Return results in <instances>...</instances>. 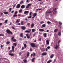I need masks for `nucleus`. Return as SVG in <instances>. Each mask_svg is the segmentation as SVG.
Wrapping results in <instances>:
<instances>
[{
    "label": "nucleus",
    "instance_id": "f257e3e1",
    "mask_svg": "<svg viewBox=\"0 0 63 63\" xmlns=\"http://www.w3.org/2000/svg\"><path fill=\"white\" fill-rule=\"evenodd\" d=\"M7 33L8 34H11V35H13V33L9 29H7L6 30Z\"/></svg>",
    "mask_w": 63,
    "mask_h": 63
},
{
    "label": "nucleus",
    "instance_id": "f03ea898",
    "mask_svg": "<svg viewBox=\"0 0 63 63\" xmlns=\"http://www.w3.org/2000/svg\"><path fill=\"white\" fill-rule=\"evenodd\" d=\"M12 47V50H10L9 51V52L10 53H12L13 51L14 52L15 51L14 50V48H15V47L14 46H13Z\"/></svg>",
    "mask_w": 63,
    "mask_h": 63
},
{
    "label": "nucleus",
    "instance_id": "7ed1b4c3",
    "mask_svg": "<svg viewBox=\"0 0 63 63\" xmlns=\"http://www.w3.org/2000/svg\"><path fill=\"white\" fill-rule=\"evenodd\" d=\"M30 45L31 46H32V47H36V45L35 43H31Z\"/></svg>",
    "mask_w": 63,
    "mask_h": 63
},
{
    "label": "nucleus",
    "instance_id": "20e7f679",
    "mask_svg": "<svg viewBox=\"0 0 63 63\" xmlns=\"http://www.w3.org/2000/svg\"><path fill=\"white\" fill-rule=\"evenodd\" d=\"M32 5V4L31 3H29L28 4L27 6L26 7V9H28V8H29V7L30 6H31Z\"/></svg>",
    "mask_w": 63,
    "mask_h": 63
},
{
    "label": "nucleus",
    "instance_id": "39448f33",
    "mask_svg": "<svg viewBox=\"0 0 63 63\" xmlns=\"http://www.w3.org/2000/svg\"><path fill=\"white\" fill-rule=\"evenodd\" d=\"M14 38H15V37H13L12 38V41L14 42H16V41H17V40L16 39H13Z\"/></svg>",
    "mask_w": 63,
    "mask_h": 63
},
{
    "label": "nucleus",
    "instance_id": "423d86ee",
    "mask_svg": "<svg viewBox=\"0 0 63 63\" xmlns=\"http://www.w3.org/2000/svg\"><path fill=\"white\" fill-rule=\"evenodd\" d=\"M26 36L28 39H30V35H29L28 34H26Z\"/></svg>",
    "mask_w": 63,
    "mask_h": 63
},
{
    "label": "nucleus",
    "instance_id": "0eeeda50",
    "mask_svg": "<svg viewBox=\"0 0 63 63\" xmlns=\"http://www.w3.org/2000/svg\"><path fill=\"white\" fill-rule=\"evenodd\" d=\"M21 28L22 30H25L26 29V27L25 26H22L21 27Z\"/></svg>",
    "mask_w": 63,
    "mask_h": 63
},
{
    "label": "nucleus",
    "instance_id": "6e6552de",
    "mask_svg": "<svg viewBox=\"0 0 63 63\" xmlns=\"http://www.w3.org/2000/svg\"><path fill=\"white\" fill-rule=\"evenodd\" d=\"M20 7V5L19 4H18L16 6V8L18 9Z\"/></svg>",
    "mask_w": 63,
    "mask_h": 63
},
{
    "label": "nucleus",
    "instance_id": "1a4fd4ad",
    "mask_svg": "<svg viewBox=\"0 0 63 63\" xmlns=\"http://www.w3.org/2000/svg\"><path fill=\"white\" fill-rule=\"evenodd\" d=\"M52 12H53V11H46V13L47 15V13H52Z\"/></svg>",
    "mask_w": 63,
    "mask_h": 63
},
{
    "label": "nucleus",
    "instance_id": "9d476101",
    "mask_svg": "<svg viewBox=\"0 0 63 63\" xmlns=\"http://www.w3.org/2000/svg\"><path fill=\"white\" fill-rule=\"evenodd\" d=\"M39 31L41 32H43L44 31V30L43 29H39Z\"/></svg>",
    "mask_w": 63,
    "mask_h": 63
},
{
    "label": "nucleus",
    "instance_id": "9b49d317",
    "mask_svg": "<svg viewBox=\"0 0 63 63\" xmlns=\"http://www.w3.org/2000/svg\"><path fill=\"white\" fill-rule=\"evenodd\" d=\"M47 54L46 53L43 52L42 53V55H43V56H44V55H46Z\"/></svg>",
    "mask_w": 63,
    "mask_h": 63
},
{
    "label": "nucleus",
    "instance_id": "f8f14e48",
    "mask_svg": "<svg viewBox=\"0 0 63 63\" xmlns=\"http://www.w3.org/2000/svg\"><path fill=\"white\" fill-rule=\"evenodd\" d=\"M25 8V5H22L21 6V8L22 9H24Z\"/></svg>",
    "mask_w": 63,
    "mask_h": 63
},
{
    "label": "nucleus",
    "instance_id": "ddd939ff",
    "mask_svg": "<svg viewBox=\"0 0 63 63\" xmlns=\"http://www.w3.org/2000/svg\"><path fill=\"white\" fill-rule=\"evenodd\" d=\"M46 42L47 44V45H49V41H48V40H46Z\"/></svg>",
    "mask_w": 63,
    "mask_h": 63
},
{
    "label": "nucleus",
    "instance_id": "4468645a",
    "mask_svg": "<svg viewBox=\"0 0 63 63\" xmlns=\"http://www.w3.org/2000/svg\"><path fill=\"white\" fill-rule=\"evenodd\" d=\"M8 54L9 55H11V56H14V54L13 53H9Z\"/></svg>",
    "mask_w": 63,
    "mask_h": 63
},
{
    "label": "nucleus",
    "instance_id": "2eb2a0df",
    "mask_svg": "<svg viewBox=\"0 0 63 63\" xmlns=\"http://www.w3.org/2000/svg\"><path fill=\"white\" fill-rule=\"evenodd\" d=\"M58 47V45H57L56 44V47H55L54 48L55 49H57Z\"/></svg>",
    "mask_w": 63,
    "mask_h": 63
},
{
    "label": "nucleus",
    "instance_id": "dca6fc26",
    "mask_svg": "<svg viewBox=\"0 0 63 63\" xmlns=\"http://www.w3.org/2000/svg\"><path fill=\"white\" fill-rule=\"evenodd\" d=\"M25 32H26V33H31V32L28 30H26L25 31Z\"/></svg>",
    "mask_w": 63,
    "mask_h": 63
},
{
    "label": "nucleus",
    "instance_id": "f3484780",
    "mask_svg": "<svg viewBox=\"0 0 63 63\" xmlns=\"http://www.w3.org/2000/svg\"><path fill=\"white\" fill-rule=\"evenodd\" d=\"M28 13H29V11H26L24 12V14H28Z\"/></svg>",
    "mask_w": 63,
    "mask_h": 63
},
{
    "label": "nucleus",
    "instance_id": "a211bd4d",
    "mask_svg": "<svg viewBox=\"0 0 63 63\" xmlns=\"http://www.w3.org/2000/svg\"><path fill=\"white\" fill-rule=\"evenodd\" d=\"M36 16H37V13H35L33 14V16H34V17H35Z\"/></svg>",
    "mask_w": 63,
    "mask_h": 63
},
{
    "label": "nucleus",
    "instance_id": "6ab92c4d",
    "mask_svg": "<svg viewBox=\"0 0 63 63\" xmlns=\"http://www.w3.org/2000/svg\"><path fill=\"white\" fill-rule=\"evenodd\" d=\"M54 56V54H52L50 56V58H53V57Z\"/></svg>",
    "mask_w": 63,
    "mask_h": 63
},
{
    "label": "nucleus",
    "instance_id": "aec40b11",
    "mask_svg": "<svg viewBox=\"0 0 63 63\" xmlns=\"http://www.w3.org/2000/svg\"><path fill=\"white\" fill-rule=\"evenodd\" d=\"M3 13L5 15H8V12H3Z\"/></svg>",
    "mask_w": 63,
    "mask_h": 63
},
{
    "label": "nucleus",
    "instance_id": "412c9836",
    "mask_svg": "<svg viewBox=\"0 0 63 63\" xmlns=\"http://www.w3.org/2000/svg\"><path fill=\"white\" fill-rule=\"evenodd\" d=\"M34 24H32L31 25V27L32 28H33V27H34Z\"/></svg>",
    "mask_w": 63,
    "mask_h": 63
},
{
    "label": "nucleus",
    "instance_id": "4be33fe9",
    "mask_svg": "<svg viewBox=\"0 0 63 63\" xmlns=\"http://www.w3.org/2000/svg\"><path fill=\"white\" fill-rule=\"evenodd\" d=\"M43 35L45 38H46L47 37V33H44L43 34Z\"/></svg>",
    "mask_w": 63,
    "mask_h": 63
},
{
    "label": "nucleus",
    "instance_id": "5701e85b",
    "mask_svg": "<svg viewBox=\"0 0 63 63\" xmlns=\"http://www.w3.org/2000/svg\"><path fill=\"white\" fill-rule=\"evenodd\" d=\"M61 35V32H59L58 33V36H60Z\"/></svg>",
    "mask_w": 63,
    "mask_h": 63
},
{
    "label": "nucleus",
    "instance_id": "b1692460",
    "mask_svg": "<svg viewBox=\"0 0 63 63\" xmlns=\"http://www.w3.org/2000/svg\"><path fill=\"white\" fill-rule=\"evenodd\" d=\"M21 25H24V23H23V21H21Z\"/></svg>",
    "mask_w": 63,
    "mask_h": 63
},
{
    "label": "nucleus",
    "instance_id": "393cba45",
    "mask_svg": "<svg viewBox=\"0 0 63 63\" xmlns=\"http://www.w3.org/2000/svg\"><path fill=\"white\" fill-rule=\"evenodd\" d=\"M24 47L25 48H26L27 47V46H26V44H24Z\"/></svg>",
    "mask_w": 63,
    "mask_h": 63
},
{
    "label": "nucleus",
    "instance_id": "a878e982",
    "mask_svg": "<svg viewBox=\"0 0 63 63\" xmlns=\"http://www.w3.org/2000/svg\"><path fill=\"white\" fill-rule=\"evenodd\" d=\"M35 59V58H34L32 59V62H35V61H34V60Z\"/></svg>",
    "mask_w": 63,
    "mask_h": 63
},
{
    "label": "nucleus",
    "instance_id": "bb28decb",
    "mask_svg": "<svg viewBox=\"0 0 63 63\" xmlns=\"http://www.w3.org/2000/svg\"><path fill=\"white\" fill-rule=\"evenodd\" d=\"M58 29H55L54 30V32H57V31H58Z\"/></svg>",
    "mask_w": 63,
    "mask_h": 63
},
{
    "label": "nucleus",
    "instance_id": "cd10ccee",
    "mask_svg": "<svg viewBox=\"0 0 63 63\" xmlns=\"http://www.w3.org/2000/svg\"><path fill=\"white\" fill-rule=\"evenodd\" d=\"M24 3V2H23V1H21V2L20 3V5H22V4H23Z\"/></svg>",
    "mask_w": 63,
    "mask_h": 63
},
{
    "label": "nucleus",
    "instance_id": "c85d7f7f",
    "mask_svg": "<svg viewBox=\"0 0 63 63\" xmlns=\"http://www.w3.org/2000/svg\"><path fill=\"white\" fill-rule=\"evenodd\" d=\"M52 61L51 60H50L47 62V63H50Z\"/></svg>",
    "mask_w": 63,
    "mask_h": 63
},
{
    "label": "nucleus",
    "instance_id": "c756f323",
    "mask_svg": "<svg viewBox=\"0 0 63 63\" xmlns=\"http://www.w3.org/2000/svg\"><path fill=\"white\" fill-rule=\"evenodd\" d=\"M32 32H34L35 31V29H32Z\"/></svg>",
    "mask_w": 63,
    "mask_h": 63
},
{
    "label": "nucleus",
    "instance_id": "7c9ffc66",
    "mask_svg": "<svg viewBox=\"0 0 63 63\" xmlns=\"http://www.w3.org/2000/svg\"><path fill=\"white\" fill-rule=\"evenodd\" d=\"M0 36L4 37V35L3 34H0Z\"/></svg>",
    "mask_w": 63,
    "mask_h": 63
},
{
    "label": "nucleus",
    "instance_id": "2f4dec72",
    "mask_svg": "<svg viewBox=\"0 0 63 63\" xmlns=\"http://www.w3.org/2000/svg\"><path fill=\"white\" fill-rule=\"evenodd\" d=\"M20 36L21 37H23V33H21L20 34Z\"/></svg>",
    "mask_w": 63,
    "mask_h": 63
},
{
    "label": "nucleus",
    "instance_id": "473e14b6",
    "mask_svg": "<svg viewBox=\"0 0 63 63\" xmlns=\"http://www.w3.org/2000/svg\"><path fill=\"white\" fill-rule=\"evenodd\" d=\"M17 45V44L16 43H14L13 44V45L14 46H16V45Z\"/></svg>",
    "mask_w": 63,
    "mask_h": 63
},
{
    "label": "nucleus",
    "instance_id": "72a5a7b5",
    "mask_svg": "<svg viewBox=\"0 0 63 63\" xmlns=\"http://www.w3.org/2000/svg\"><path fill=\"white\" fill-rule=\"evenodd\" d=\"M45 26H46V24H44L42 25V26L43 27H45Z\"/></svg>",
    "mask_w": 63,
    "mask_h": 63
},
{
    "label": "nucleus",
    "instance_id": "f704fd0d",
    "mask_svg": "<svg viewBox=\"0 0 63 63\" xmlns=\"http://www.w3.org/2000/svg\"><path fill=\"white\" fill-rule=\"evenodd\" d=\"M29 52H28L27 53V57H28V56H29Z\"/></svg>",
    "mask_w": 63,
    "mask_h": 63
},
{
    "label": "nucleus",
    "instance_id": "c9c22d12",
    "mask_svg": "<svg viewBox=\"0 0 63 63\" xmlns=\"http://www.w3.org/2000/svg\"><path fill=\"white\" fill-rule=\"evenodd\" d=\"M16 14H15L13 16V17H15V16H17V15H16Z\"/></svg>",
    "mask_w": 63,
    "mask_h": 63
},
{
    "label": "nucleus",
    "instance_id": "e433bc0d",
    "mask_svg": "<svg viewBox=\"0 0 63 63\" xmlns=\"http://www.w3.org/2000/svg\"><path fill=\"white\" fill-rule=\"evenodd\" d=\"M22 10H20L19 11V13H21V12H22Z\"/></svg>",
    "mask_w": 63,
    "mask_h": 63
},
{
    "label": "nucleus",
    "instance_id": "4c0bfd02",
    "mask_svg": "<svg viewBox=\"0 0 63 63\" xmlns=\"http://www.w3.org/2000/svg\"><path fill=\"white\" fill-rule=\"evenodd\" d=\"M19 22H20V21L17 20L16 22V23H19Z\"/></svg>",
    "mask_w": 63,
    "mask_h": 63
},
{
    "label": "nucleus",
    "instance_id": "58836bf2",
    "mask_svg": "<svg viewBox=\"0 0 63 63\" xmlns=\"http://www.w3.org/2000/svg\"><path fill=\"white\" fill-rule=\"evenodd\" d=\"M10 42L9 41H8L6 42V44L7 45H8V44H10Z\"/></svg>",
    "mask_w": 63,
    "mask_h": 63
},
{
    "label": "nucleus",
    "instance_id": "ea45409f",
    "mask_svg": "<svg viewBox=\"0 0 63 63\" xmlns=\"http://www.w3.org/2000/svg\"><path fill=\"white\" fill-rule=\"evenodd\" d=\"M36 32H35L34 33V34H33V37H35V36H36Z\"/></svg>",
    "mask_w": 63,
    "mask_h": 63
},
{
    "label": "nucleus",
    "instance_id": "a19ab883",
    "mask_svg": "<svg viewBox=\"0 0 63 63\" xmlns=\"http://www.w3.org/2000/svg\"><path fill=\"white\" fill-rule=\"evenodd\" d=\"M8 22V20H6L5 22V23H7V22Z\"/></svg>",
    "mask_w": 63,
    "mask_h": 63
},
{
    "label": "nucleus",
    "instance_id": "79ce46f5",
    "mask_svg": "<svg viewBox=\"0 0 63 63\" xmlns=\"http://www.w3.org/2000/svg\"><path fill=\"white\" fill-rule=\"evenodd\" d=\"M17 13V11H16L14 13V15H16Z\"/></svg>",
    "mask_w": 63,
    "mask_h": 63
},
{
    "label": "nucleus",
    "instance_id": "37998d69",
    "mask_svg": "<svg viewBox=\"0 0 63 63\" xmlns=\"http://www.w3.org/2000/svg\"><path fill=\"white\" fill-rule=\"evenodd\" d=\"M40 23L41 24H43V23H44V21H42L41 22H40Z\"/></svg>",
    "mask_w": 63,
    "mask_h": 63
},
{
    "label": "nucleus",
    "instance_id": "c03bdc74",
    "mask_svg": "<svg viewBox=\"0 0 63 63\" xmlns=\"http://www.w3.org/2000/svg\"><path fill=\"white\" fill-rule=\"evenodd\" d=\"M24 63H25V62H27V60H24Z\"/></svg>",
    "mask_w": 63,
    "mask_h": 63
},
{
    "label": "nucleus",
    "instance_id": "a18cd8bd",
    "mask_svg": "<svg viewBox=\"0 0 63 63\" xmlns=\"http://www.w3.org/2000/svg\"><path fill=\"white\" fill-rule=\"evenodd\" d=\"M32 17V16H30L28 18L29 19V18H31Z\"/></svg>",
    "mask_w": 63,
    "mask_h": 63
},
{
    "label": "nucleus",
    "instance_id": "49530a36",
    "mask_svg": "<svg viewBox=\"0 0 63 63\" xmlns=\"http://www.w3.org/2000/svg\"><path fill=\"white\" fill-rule=\"evenodd\" d=\"M9 10H10V11H9V12H11V10H12V8H10L9 9Z\"/></svg>",
    "mask_w": 63,
    "mask_h": 63
},
{
    "label": "nucleus",
    "instance_id": "de8ad7c7",
    "mask_svg": "<svg viewBox=\"0 0 63 63\" xmlns=\"http://www.w3.org/2000/svg\"><path fill=\"white\" fill-rule=\"evenodd\" d=\"M3 46H4V45H1L0 46V47L1 48H2L3 47Z\"/></svg>",
    "mask_w": 63,
    "mask_h": 63
},
{
    "label": "nucleus",
    "instance_id": "09e8293b",
    "mask_svg": "<svg viewBox=\"0 0 63 63\" xmlns=\"http://www.w3.org/2000/svg\"><path fill=\"white\" fill-rule=\"evenodd\" d=\"M59 24L60 25H61L62 24V23H61V22H59Z\"/></svg>",
    "mask_w": 63,
    "mask_h": 63
},
{
    "label": "nucleus",
    "instance_id": "8fccbe9b",
    "mask_svg": "<svg viewBox=\"0 0 63 63\" xmlns=\"http://www.w3.org/2000/svg\"><path fill=\"white\" fill-rule=\"evenodd\" d=\"M47 23H48V24H50L51 23V22H50L49 21H48L47 22Z\"/></svg>",
    "mask_w": 63,
    "mask_h": 63
},
{
    "label": "nucleus",
    "instance_id": "3c124183",
    "mask_svg": "<svg viewBox=\"0 0 63 63\" xmlns=\"http://www.w3.org/2000/svg\"><path fill=\"white\" fill-rule=\"evenodd\" d=\"M60 42H61V41L60 40H59L58 42V44H59V43H60Z\"/></svg>",
    "mask_w": 63,
    "mask_h": 63
},
{
    "label": "nucleus",
    "instance_id": "603ef678",
    "mask_svg": "<svg viewBox=\"0 0 63 63\" xmlns=\"http://www.w3.org/2000/svg\"><path fill=\"white\" fill-rule=\"evenodd\" d=\"M47 48L48 49H49L50 48V46H48L47 47Z\"/></svg>",
    "mask_w": 63,
    "mask_h": 63
},
{
    "label": "nucleus",
    "instance_id": "864d4df0",
    "mask_svg": "<svg viewBox=\"0 0 63 63\" xmlns=\"http://www.w3.org/2000/svg\"><path fill=\"white\" fill-rule=\"evenodd\" d=\"M21 24L20 23H18L17 24V25H20Z\"/></svg>",
    "mask_w": 63,
    "mask_h": 63
},
{
    "label": "nucleus",
    "instance_id": "5fc2aeb1",
    "mask_svg": "<svg viewBox=\"0 0 63 63\" xmlns=\"http://www.w3.org/2000/svg\"><path fill=\"white\" fill-rule=\"evenodd\" d=\"M35 55H36V54H35V53H34L33 55V56H35Z\"/></svg>",
    "mask_w": 63,
    "mask_h": 63
},
{
    "label": "nucleus",
    "instance_id": "6e6d98bb",
    "mask_svg": "<svg viewBox=\"0 0 63 63\" xmlns=\"http://www.w3.org/2000/svg\"><path fill=\"white\" fill-rule=\"evenodd\" d=\"M32 12H30V13L29 15L30 16L31 15H32Z\"/></svg>",
    "mask_w": 63,
    "mask_h": 63
},
{
    "label": "nucleus",
    "instance_id": "4d7b16f0",
    "mask_svg": "<svg viewBox=\"0 0 63 63\" xmlns=\"http://www.w3.org/2000/svg\"><path fill=\"white\" fill-rule=\"evenodd\" d=\"M3 14V13L2 12L1 13V14L0 15V16H2V15Z\"/></svg>",
    "mask_w": 63,
    "mask_h": 63
},
{
    "label": "nucleus",
    "instance_id": "13d9d810",
    "mask_svg": "<svg viewBox=\"0 0 63 63\" xmlns=\"http://www.w3.org/2000/svg\"><path fill=\"white\" fill-rule=\"evenodd\" d=\"M30 24V23H28L27 24V25H29Z\"/></svg>",
    "mask_w": 63,
    "mask_h": 63
},
{
    "label": "nucleus",
    "instance_id": "bf43d9fd",
    "mask_svg": "<svg viewBox=\"0 0 63 63\" xmlns=\"http://www.w3.org/2000/svg\"><path fill=\"white\" fill-rule=\"evenodd\" d=\"M2 25V23H0V26H1V25Z\"/></svg>",
    "mask_w": 63,
    "mask_h": 63
},
{
    "label": "nucleus",
    "instance_id": "052dcab7",
    "mask_svg": "<svg viewBox=\"0 0 63 63\" xmlns=\"http://www.w3.org/2000/svg\"><path fill=\"white\" fill-rule=\"evenodd\" d=\"M14 10H13L11 12V13H14Z\"/></svg>",
    "mask_w": 63,
    "mask_h": 63
},
{
    "label": "nucleus",
    "instance_id": "680f3d73",
    "mask_svg": "<svg viewBox=\"0 0 63 63\" xmlns=\"http://www.w3.org/2000/svg\"><path fill=\"white\" fill-rule=\"evenodd\" d=\"M24 49V47H22V50H23Z\"/></svg>",
    "mask_w": 63,
    "mask_h": 63
},
{
    "label": "nucleus",
    "instance_id": "e2e57ef3",
    "mask_svg": "<svg viewBox=\"0 0 63 63\" xmlns=\"http://www.w3.org/2000/svg\"><path fill=\"white\" fill-rule=\"evenodd\" d=\"M48 31H49V30H47L46 31V32H48Z\"/></svg>",
    "mask_w": 63,
    "mask_h": 63
},
{
    "label": "nucleus",
    "instance_id": "0e129e2a",
    "mask_svg": "<svg viewBox=\"0 0 63 63\" xmlns=\"http://www.w3.org/2000/svg\"><path fill=\"white\" fill-rule=\"evenodd\" d=\"M31 56L32 57L33 56V54H32L31 55Z\"/></svg>",
    "mask_w": 63,
    "mask_h": 63
},
{
    "label": "nucleus",
    "instance_id": "69168bd1",
    "mask_svg": "<svg viewBox=\"0 0 63 63\" xmlns=\"http://www.w3.org/2000/svg\"><path fill=\"white\" fill-rule=\"evenodd\" d=\"M10 48H11L10 47H8V49H10Z\"/></svg>",
    "mask_w": 63,
    "mask_h": 63
},
{
    "label": "nucleus",
    "instance_id": "338daca9",
    "mask_svg": "<svg viewBox=\"0 0 63 63\" xmlns=\"http://www.w3.org/2000/svg\"><path fill=\"white\" fill-rule=\"evenodd\" d=\"M19 54L20 55H21V52H20L19 53Z\"/></svg>",
    "mask_w": 63,
    "mask_h": 63
},
{
    "label": "nucleus",
    "instance_id": "774afa93",
    "mask_svg": "<svg viewBox=\"0 0 63 63\" xmlns=\"http://www.w3.org/2000/svg\"><path fill=\"white\" fill-rule=\"evenodd\" d=\"M21 16V15H20V14L18 15V16Z\"/></svg>",
    "mask_w": 63,
    "mask_h": 63
}]
</instances>
